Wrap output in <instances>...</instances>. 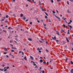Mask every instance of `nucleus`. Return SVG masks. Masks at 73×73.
Instances as JSON below:
<instances>
[{"label": "nucleus", "mask_w": 73, "mask_h": 73, "mask_svg": "<svg viewBox=\"0 0 73 73\" xmlns=\"http://www.w3.org/2000/svg\"><path fill=\"white\" fill-rule=\"evenodd\" d=\"M46 52H49V51H48V50H47V49H46Z\"/></svg>", "instance_id": "bb28decb"}, {"label": "nucleus", "mask_w": 73, "mask_h": 73, "mask_svg": "<svg viewBox=\"0 0 73 73\" xmlns=\"http://www.w3.org/2000/svg\"><path fill=\"white\" fill-rule=\"evenodd\" d=\"M51 3H53V0H51Z\"/></svg>", "instance_id": "ea45409f"}, {"label": "nucleus", "mask_w": 73, "mask_h": 73, "mask_svg": "<svg viewBox=\"0 0 73 73\" xmlns=\"http://www.w3.org/2000/svg\"><path fill=\"white\" fill-rule=\"evenodd\" d=\"M37 50H41V49H40L39 48H38L37 49Z\"/></svg>", "instance_id": "a878e982"}, {"label": "nucleus", "mask_w": 73, "mask_h": 73, "mask_svg": "<svg viewBox=\"0 0 73 73\" xmlns=\"http://www.w3.org/2000/svg\"><path fill=\"white\" fill-rule=\"evenodd\" d=\"M49 64V62H47V65H48V64Z\"/></svg>", "instance_id": "c9c22d12"}, {"label": "nucleus", "mask_w": 73, "mask_h": 73, "mask_svg": "<svg viewBox=\"0 0 73 73\" xmlns=\"http://www.w3.org/2000/svg\"><path fill=\"white\" fill-rule=\"evenodd\" d=\"M40 40H41L42 41H44V39L42 38H40Z\"/></svg>", "instance_id": "49530a36"}, {"label": "nucleus", "mask_w": 73, "mask_h": 73, "mask_svg": "<svg viewBox=\"0 0 73 73\" xmlns=\"http://www.w3.org/2000/svg\"><path fill=\"white\" fill-rule=\"evenodd\" d=\"M15 40H16L17 41H18V42H19V40H18V39H17V38H15Z\"/></svg>", "instance_id": "f8f14e48"}, {"label": "nucleus", "mask_w": 73, "mask_h": 73, "mask_svg": "<svg viewBox=\"0 0 73 73\" xmlns=\"http://www.w3.org/2000/svg\"><path fill=\"white\" fill-rule=\"evenodd\" d=\"M4 19H2L1 21H4Z\"/></svg>", "instance_id": "864d4df0"}, {"label": "nucleus", "mask_w": 73, "mask_h": 73, "mask_svg": "<svg viewBox=\"0 0 73 73\" xmlns=\"http://www.w3.org/2000/svg\"><path fill=\"white\" fill-rule=\"evenodd\" d=\"M21 31H24V30H23V29H21Z\"/></svg>", "instance_id": "79ce46f5"}, {"label": "nucleus", "mask_w": 73, "mask_h": 73, "mask_svg": "<svg viewBox=\"0 0 73 73\" xmlns=\"http://www.w3.org/2000/svg\"><path fill=\"white\" fill-rule=\"evenodd\" d=\"M38 23H40V21L39 20H37Z\"/></svg>", "instance_id": "69168bd1"}, {"label": "nucleus", "mask_w": 73, "mask_h": 73, "mask_svg": "<svg viewBox=\"0 0 73 73\" xmlns=\"http://www.w3.org/2000/svg\"><path fill=\"white\" fill-rule=\"evenodd\" d=\"M58 33H59V32L57 33L56 34H57V35H59V36H60V34Z\"/></svg>", "instance_id": "6ab92c4d"}, {"label": "nucleus", "mask_w": 73, "mask_h": 73, "mask_svg": "<svg viewBox=\"0 0 73 73\" xmlns=\"http://www.w3.org/2000/svg\"><path fill=\"white\" fill-rule=\"evenodd\" d=\"M45 18H46V19H48V17H47V16H46V15H45Z\"/></svg>", "instance_id": "7c9ffc66"}, {"label": "nucleus", "mask_w": 73, "mask_h": 73, "mask_svg": "<svg viewBox=\"0 0 73 73\" xmlns=\"http://www.w3.org/2000/svg\"><path fill=\"white\" fill-rule=\"evenodd\" d=\"M52 38L53 39V40H56V36H54V38L52 37Z\"/></svg>", "instance_id": "7ed1b4c3"}, {"label": "nucleus", "mask_w": 73, "mask_h": 73, "mask_svg": "<svg viewBox=\"0 0 73 73\" xmlns=\"http://www.w3.org/2000/svg\"><path fill=\"white\" fill-rule=\"evenodd\" d=\"M70 23H72V20H70Z\"/></svg>", "instance_id": "4c0bfd02"}, {"label": "nucleus", "mask_w": 73, "mask_h": 73, "mask_svg": "<svg viewBox=\"0 0 73 73\" xmlns=\"http://www.w3.org/2000/svg\"><path fill=\"white\" fill-rule=\"evenodd\" d=\"M28 40H29V41H32V40L31 38H28Z\"/></svg>", "instance_id": "0eeeda50"}, {"label": "nucleus", "mask_w": 73, "mask_h": 73, "mask_svg": "<svg viewBox=\"0 0 73 73\" xmlns=\"http://www.w3.org/2000/svg\"><path fill=\"white\" fill-rule=\"evenodd\" d=\"M41 9H42V11H43L44 12H45V10H44V9L43 8H41Z\"/></svg>", "instance_id": "9b49d317"}, {"label": "nucleus", "mask_w": 73, "mask_h": 73, "mask_svg": "<svg viewBox=\"0 0 73 73\" xmlns=\"http://www.w3.org/2000/svg\"><path fill=\"white\" fill-rule=\"evenodd\" d=\"M63 25L64 27H66V25Z\"/></svg>", "instance_id": "a18cd8bd"}, {"label": "nucleus", "mask_w": 73, "mask_h": 73, "mask_svg": "<svg viewBox=\"0 0 73 73\" xmlns=\"http://www.w3.org/2000/svg\"><path fill=\"white\" fill-rule=\"evenodd\" d=\"M70 23H71L70 22L69 23H68V24L69 25L70 24Z\"/></svg>", "instance_id": "6e6d98bb"}, {"label": "nucleus", "mask_w": 73, "mask_h": 73, "mask_svg": "<svg viewBox=\"0 0 73 73\" xmlns=\"http://www.w3.org/2000/svg\"><path fill=\"white\" fill-rule=\"evenodd\" d=\"M39 41L40 42H41V43L42 42V41H40V40H39Z\"/></svg>", "instance_id": "5fc2aeb1"}, {"label": "nucleus", "mask_w": 73, "mask_h": 73, "mask_svg": "<svg viewBox=\"0 0 73 73\" xmlns=\"http://www.w3.org/2000/svg\"><path fill=\"white\" fill-rule=\"evenodd\" d=\"M43 25L44 26V27H45V26H46V24H44V23H43Z\"/></svg>", "instance_id": "c756f323"}, {"label": "nucleus", "mask_w": 73, "mask_h": 73, "mask_svg": "<svg viewBox=\"0 0 73 73\" xmlns=\"http://www.w3.org/2000/svg\"><path fill=\"white\" fill-rule=\"evenodd\" d=\"M30 24H31V25H32V22H30Z\"/></svg>", "instance_id": "473e14b6"}, {"label": "nucleus", "mask_w": 73, "mask_h": 73, "mask_svg": "<svg viewBox=\"0 0 73 73\" xmlns=\"http://www.w3.org/2000/svg\"><path fill=\"white\" fill-rule=\"evenodd\" d=\"M10 45L11 46H12V47H13V46L12 44H10Z\"/></svg>", "instance_id": "0e129e2a"}, {"label": "nucleus", "mask_w": 73, "mask_h": 73, "mask_svg": "<svg viewBox=\"0 0 73 73\" xmlns=\"http://www.w3.org/2000/svg\"><path fill=\"white\" fill-rule=\"evenodd\" d=\"M44 13H45V14L47 15V16H48V14L44 12Z\"/></svg>", "instance_id": "dca6fc26"}, {"label": "nucleus", "mask_w": 73, "mask_h": 73, "mask_svg": "<svg viewBox=\"0 0 73 73\" xmlns=\"http://www.w3.org/2000/svg\"><path fill=\"white\" fill-rule=\"evenodd\" d=\"M42 73H45V71L44 70L42 71Z\"/></svg>", "instance_id": "f704fd0d"}, {"label": "nucleus", "mask_w": 73, "mask_h": 73, "mask_svg": "<svg viewBox=\"0 0 73 73\" xmlns=\"http://www.w3.org/2000/svg\"><path fill=\"white\" fill-rule=\"evenodd\" d=\"M67 11L68 13H69V10H67Z\"/></svg>", "instance_id": "603ef678"}, {"label": "nucleus", "mask_w": 73, "mask_h": 73, "mask_svg": "<svg viewBox=\"0 0 73 73\" xmlns=\"http://www.w3.org/2000/svg\"><path fill=\"white\" fill-rule=\"evenodd\" d=\"M4 49L5 50V51H8V50L7 48H4Z\"/></svg>", "instance_id": "423d86ee"}, {"label": "nucleus", "mask_w": 73, "mask_h": 73, "mask_svg": "<svg viewBox=\"0 0 73 73\" xmlns=\"http://www.w3.org/2000/svg\"><path fill=\"white\" fill-rule=\"evenodd\" d=\"M7 53V52H4V54H6Z\"/></svg>", "instance_id": "3c124183"}, {"label": "nucleus", "mask_w": 73, "mask_h": 73, "mask_svg": "<svg viewBox=\"0 0 73 73\" xmlns=\"http://www.w3.org/2000/svg\"><path fill=\"white\" fill-rule=\"evenodd\" d=\"M70 62H71V64H73V62L71 61Z\"/></svg>", "instance_id": "cd10ccee"}, {"label": "nucleus", "mask_w": 73, "mask_h": 73, "mask_svg": "<svg viewBox=\"0 0 73 73\" xmlns=\"http://www.w3.org/2000/svg\"><path fill=\"white\" fill-rule=\"evenodd\" d=\"M70 1L71 2H73V0H71Z\"/></svg>", "instance_id": "774afa93"}, {"label": "nucleus", "mask_w": 73, "mask_h": 73, "mask_svg": "<svg viewBox=\"0 0 73 73\" xmlns=\"http://www.w3.org/2000/svg\"><path fill=\"white\" fill-rule=\"evenodd\" d=\"M56 42H59V41H60V40H56Z\"/></svg>", "instance_id": "e433bc0d"}, {"label": "nucleus", "mask_w": 73, "mask_h": 73, "mask_svg": "<svg viewBox=\"0 0 73 73\" xmlns=\"http://www.w3.org/2000/svg\"><path fill=\"white\" fill-rule=\"evenodd\" d=\"M21 17H23V14H21L20 15Z\"/></svg>", "instance_id": "2eb2a0df"}, {"label": "nucleus", "mask_w": 73, "mask_h": 73, "mask_svg": "<svg viewBox=\"0 0 73 73\" xmlns=\"http://www.w3.org/2000/svg\"><path fill=\"white\" fill-rule=\"evenodd\" d=\"M8 22V21L6 20L5 21V23H7Z\"/></svg>", "instance_id": "2f4dec72"}, {"label": "nucleus", "mask_w": 73, "mask_h": 73, "mask_svg": "<svg viewBox=\"0 0 73 73\" xmlns=\"http://www.w3.org/2000/svg\"><path fill=\"white\" fill-rule=\"evenodd\" d=\"M12 2H15V0H13Z\"/></svg>", "instance_id": "4d7b16f0"}, {"label": "nucleus", "mask_w": 73, "mask_h": 73, "mask_svg": "<svg viewBox=\"0 0 73 73\" xmlns=\"http://www.w3.org/2000/svg\"><path fill=\"white\" fill-rule=\"evenodd\" d=\"M33 3H36V2H35V1H34V0H33Z\"/></svg>", "instance_id": "a19ab883"}, {"label": "nucleus", "mask_w": 73, "mask_h": 73, "mask_svg": "<svg viewBox=\"0 0 73 73\" xmlns=\"http://www.w3.org/2000/svg\"><path fill=\"white\" fill-rule=\"evenodd\" d=\"M65 23H68V22L66 21V20H65Z\"/></svg>", "instance_id": "09e8293b"}, {"label": "nucleus", "mask_w": 73, "mask_h": 73, "mask_svg": "<svg viewBox=\"0 0 73 73\" xmlns=\"http://www.w3.org/2000/svg\"><path fill=\"white\" fill-rule=\"evenodd\" d=\"M56 11L57 13H58V11L57 10H56Z\"/></svg>", "instance_id": "e2e57ef3"}, {"label": "nucleus", "mask_w": 73, "mask_h": 73, "mask_svg": "<svg viewBox=\"0 0 73 73\" xmlns=\"http://www.w3.org/2000/svg\"><path fill=\"white\" fill-rule=\"evenodd\" d=\"M3 66V67H4L5 66V65L4 64H3L2 66Z\"/></svg>", "instance_id": "c85d7f7f"}, {"label": "nucleus", "mask_w": 73, "mask_h": 73, "mask_svg": "<svg viewBox=\"0 0 73 73\" xmlns=\"http://www.w3.org/2000/svg\"><path fill=\"white\" fill-rule=\"evenodd\" d=\"M11 49H17V48L16 47H12Z\"/></svg>", "instance_id": "9d476101"}, {"label": "nucleus", "mask_w": 73, "mask_h": 73, "mask_svg": "<svg viewBox=\"0 0 73 73\" xmlns=\"http://www.w3.org/2000/svg\"><path fill=\"white\" fill-rule=\"evenodd\" d=\"M30 58L31 59V60H33V57L32 56H30Z\"/></svg>", "instance_id": "39448f33"}, {"label": "nucleus", "mask_w": 73, "mask_h": 73, "mask_svg": "<svg viewBox=\"0 0 73 73\" xmlns=\"http://www.w3.org/2000/svg\"><path fill=\"white\" fill-rule=\"evenodd\" d=\"M3 32H5V33H7V31H6V30H3Z\"/></svg>", "instance_id": "ddd939ff"}, {"label": "nucleus", "mask_w": 73, "mask_h": 73, "mask_svg": "<svg viewBox=\"0 0 73 73\" xmlns=\"http://www.w3.org/2000/svg\"><path fill=\"white\" fill-rule=\"evenodd\" d=\"M70 72H73V69H71Z\"/></svg>", "instance_id": "4be33fe9"}, {"label": "nucleus", "mask_w": 73, "mask_h": 73, "mask_svg": "<svg viewBox=\"0 0 73 73\" xmlns=\"http://www.w3.org/2000/svg\"><path fill=\"white\" fill-rule=\"evenodd\" d=\"M13 16L14 17H16V15H15V14H13Z\"/></svg>", "instance_id": "5701e85b"}, {"label": "nucleus", "mask_w": 73, "mask_h": 73, "mask_svg": "<svg viewBox=\"0 0 73 73\" xmlns=\"http://www.w3.org/2000/svg\"><path fill=\"white\" fill-rule=\"evenodd\" d=\"M67 34H68V35H69V34H70V33L69 32H68Z\"/></svg>", "instance_id": "de8ad7c7"}, {"label": "nucleus", "mask_w": 73, "mask_h": 73, "mask_svg": "<svg viewBox=\"0 0 73 73\" xmlns=\"http://www.w3.org/2000/svg\"><path fill=\"white\" fill-rule=\"evenodd\" d=\"M43 64H46V62H43Z\"/></svg>", "instance_id": "37998d69"}, {"label": "nucleus", "mask_w": 73, "mask_h": 73, "mask_svg": "<svg viewBox=\"0 0 73 73\" xmlns=\"http://www.w3.org/2000/svg\"><path fill=\"white\" fill-rule=\"evenodd\" d=\"M52 13H56L54 11H52Z\"/></svg>", "instance_id": "72a5a7b5"}, {"label": "nucleus", "mask_w": 73, "mask_h": 73, "mask_svg": "<svg viewBox=\"0 0 73 73\" xmlns=\"http://www.w3.org/2000/svg\"><path fill=\"white\" fill-rule=\"evenodd\" d=\"M24 59L26 61H27V57L26 56H25L24 58Z\"/></svg>", "instance_id": "20e7f679"}, {"label": "nucleus", "mask_w": 73, "mask_h": 73, "mask_svg": "<svg viewBox=\"0 0 73 73\" xmlns=\"http://www.w3.org/2000/svg\"><path fill=\"white\" fill-rule=\"evenodd\" d=\"M8 15H7L6 16V18H8Z\"/></svg>", "instance_id": "412c9836"}, {"label": "nucleus", "mask_w": 73, "mask_h": 73, "mask_svg": "<svg viewBox=\"0 0 73 73\" xmlns=\"http://www.w3.org/2000/svg\"><path fill=\"white\" fill-rule=\"evenodd\" d=\"M9 67H7V68H6V69H9Z\"/></svg>", "instance_id": "bf43d9fd"}, {"label": "nucleus", "mask_w": 73, "mask_h": 73, "mask_svg": "<svg viewBox=\"0 0 73 73\" xmlns=\"http://www.w3.org/2000/svg\"><path fill=\"white\" fill-rule=\"evenodd\" d=\"M56 17V18H57V19H58V21H60L61 19H60V18H59L58 17Z\"/></svg>", "instance_id": "f257e3e1"}, {"label": "nucleus", "mask_w": 73, "mask_h": 73, "mask_svg": "<svg viewBox=\"0 0 73 73\" xmlns=\"http://www.w3.org/2000/svg\"><path fill=\"white\" fill-rule=\"evenodd\" d=\"M11 51L12 52H15V51L13 50H11Z\"/></svg>", "instance_id": "a211bd4d"}, {"label": "nucleus", "mask_w": 73, "mask_h": 73, "mask_svg": "<svg viewBox=\"0 0 73 73\" xmlns=\"http://www.w3.org/2000/svg\"><path fill=\"white\" fill-rule=\"evenodd\" d=\"M27 1H28V2H30L31 0H27Z\"/></svg>", "instance_id": "13d9d810"}, {"label": "nucleus", "mask_w": 73, "mask_h": 73, "mask_svg": "<svg viewBox=\"0 0 73 73\" xmlns=\"http://www.w3.org/2000/svg\"><path fill=\"white\" fill-rule=\"evenodd\" d=\"M68 58L66 57V58L65 59V61H67V60H68Z\"/></svg>", "instance_id": "f3484780"}, {"label": "nucleus", "mask_w": 73, "mask_h": 73, "mask_svg": "<svg viewBox=\"0 0 73 73\" xmlns=\"http://www.w3.org/2000/svg\"><path fill=\"white\" fill-rule=\"evenodd\" d=\"M7 69H5L4 70V71H7Z\"/></svg>", "instance_id": "c03bdc74"}, {"label": "nucleus", "mask_w": 73, "mask_h": 73, "mask_svg": "<svg viewBox=\"0 0 73 73\" xmlns=\"http://www.w3.org/2000/svg\"><path fill=\"white\" fill-rule=\"evenodd\" d=\"M26 7H28V5L27 4L26 5Z\"/></svg>", "instance_id": "052dcab7"}, {"label": "nucleus", "mask_w": 73, "mask_h": 73, "mask_svg": "<svg viewBox=\"0 0 73 73\" xmlns=\"http://www.w3.org/2000/svg\"><path fill=\"white\" fill-rule=\"evenodd\" d=\"M21 52L22 53V54L23 55H24V52Z\"/></svg>", "instance_id": "393cba45"}, {"label": "nucleus", "mask_w": 73, "mask_h": 73, "mask_svg": "<svg viewBox=\"0 0 73 73\" xmlns=\"http://www.w3.org/2000/svg\"><path fill=\"white\" fill-rule=\"evenodd\" d=\"M68 27H69L71 28H72V26L69 25H68Z\"/></svg>", "instance_id": "4468645a"}, {"label": "nucleus", "mask_w": 73, "mask_h": 73, "mask_svg": "<svg viewBox=\"0 0 73 73\" xmlns=\"http://www.w3.org/2000/svg\"><path fill=\"white\" fill-rule=\"evenodd\" d=\"M67 3L68 5H69V1H67Z\"/></svg>", "instance_id": "58836bf2"}, {"label": "nucleus", "mask_w": 73, "mask_h": 73, "mask_svg": "<svg viewBox=\"0 0 73 73\" xmlns=\"http://www.w3.org/2000/svg\"><path fill=\"white\" fill-rule=\"evenodd\" d=\"M66 40L68 42H69V40H68V38L67 37H66Z\"/></svg>", "instance_id": "6e6552de"}, {"label": "nucleus", "mask_w": 73, "mask_h": 73, "mask_svg": "<svg viewBox=\"0 0 73 73\" xmlns=\"http://www.w3.org/2000/svg\"><path fill=\"white\" fill-rule=\"evenodd\" d=\"M23 20H26V17L25 16H23Z\"/></svg>", "instance_id": "f03ea898"}, {"label": "nucleus", "mask_w": 73, "mask_h": 73, "mask_svg": "<svg viewBox=\"0 0 73 73\" xmlns=\"http://www.w3.org/2000/svg\"><path fill=\"white\" fill-rule=\"evenodd\" d=\"M28 21V19H27L26 20V21Z\"/></svg>", "instance_id": "338daca9"}, {"label": "nucleus", "mask_w": 73, "mask_h": 73, "mask_svg": "<svg viewBox=\"0 0 73 73\" xmlns=\"http://www.w3.org/2000/svg\"><path fill=\"white\" fill-rule=\"evenodd\" d=\"M40 62H41V63H42V62H43V61L42 60V59H40Z\"/></svg>", "instance_id": "1a4fd4ad"}, {"label": "nucleus", "mask_w": 73, "mask_h": 73, "mask_svg": "<svg viewBox=\"0 0 73 73\" xmlns=\"http://www.w3.org/2000/svg\"><path fill=\"white\" fill-rule=\"evenodd\" d=\"M45 29H46V30H47L48 29V28H47L45 27H44Z\"/></svg>", "instance_id": "b1692460"}, {"label": "nucleus", "mask_w": 73, "mask_h": 73, "mask_svg": "<svg viewBox=\"0 0 73 73\" xmlns=\"http://www.w3.org/2000/svg\"><path fill=\"white\" fill-rule=\"evenodd\" d=\"M57 1L58 3H59V2H60V0H58Z\"/></svg>", "instance_id": "8fccbe9b"}, {"label": "nucleus", "mask_w": 73, "mask_h": 73, "mask_svg": "<svg viewBox=\"0 0 73 73\" xmlns=\"http://www.w3.org/2000/svg\"><path fill=\"white\" fill-rule=\"evenodd\" d=\"M11 28L12 29H13V28H12L10 27H9L8 28V29H11Z\"/></svg>", "instance_id": "aec40b11"}, {"label": "nucleus", "mask_w": 73, "mask_h": 73, "mask_svg": "<svg viewBox=\"0 0 73 73\" xmlns=\"http://www.w3.org/2000/svg\"><path fill=\"white\" fill-rule=\"evenodd\" d=\"M39 53H41V51H40V50H39Z\"/></svg>", "instance_id": "680f3d73"}]
</instances>
